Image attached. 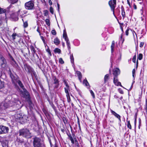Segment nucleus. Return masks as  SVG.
<instances>
[{
  "label": "nucleus",
  "mask_w": 147,
  "mask_h": 147,
  "mask_svg": "<svg viewBox=\"0 0 147 147\" xmlns=\"http://www.w3.org/2000/svg\"><path fill=\"white\" fill-rule=\"evenodd\" d=\"M7 98H6L5 101V103L3 104V107L2 108L3 109H5L9 107H11L13 106H14L16 105L17 107H18V108H21V106L20 105L21 104V102L19 100L17 99H15L13 101V100L12 101L9 100L8 103H6L7 102Z\"/></svg>",
  "instance_id": "f257e3e1"
},
{
  "label": "nucleus",
  "mask_w": 147,
  "mask_h": 147,
  "mask_svg": "<svg viewBox=\"0 0 147 147\" xmlns=\"http://www.w3.org/2000/svg\"><path fill=\"white\" fill-rule=\"evenodd\" d=\"M15 117L16 121L22 124L29 121L28 117L26 115L22 116L20 114H17L15 115Z\"/></svg>",
  "instance_id": "f03ea898"
},
{
  "label": "nucleus",
  "mask_w": 147,
  "mask_h": 147,
  "mask_svg": "<svg viewBox=\"0 0 147 147\" xmlns=\"http://www.w3.org/2000/svg\"><path fill=\"white\" fill-rule=\"evenodd\" d=\"M19 135L27 138H31V134L28 129L26 128L21 129L19 131Z\"/></svg>",
  "instance_id": "7ed1b4c3"
},
{
  "label": "nucleus",
  "mask_w": 147,
  "mask_h": 147,
  "mask_svg": "<svg viewBox=\"0 0 147 147\" xmlns=\"http://www.w3.org/2000/svg\"><path fill=\"white\" fill-rule=\"evenodd\" d=\"M10 76L12 79V82L15 85L17 83L20 87L23 90L25 89L24 86L21 82L19 80L17 79V78L15 77L12 74L11 71H10Z\"/></svg>",
  "instance_id": "20e7f679"
},
{
  "label": "nucleus",
  "mask_w": 147,
  "mask_h": 147,
  "mask_svg": "<svg viewBox=\"0 0 147 147\" xmlns=\"http://www.w3.org/2000/svg\"><path fill=\"white\" fill-rule=\"evenodd\" d=\"M40 141V138L37 137L34 138L33 140L34 147H44V145L41 143Z\"/></svg>",
  "instance_id": "39448f33"
},
{
  "label": "nucleus",
  "mask_w": 147,
  "mask_h": 147,
  "mask_svg": "<svg viewBox=\"0 0 147 147\" xmlns=\"http://www.w3.org/2000/svg\"><path fill=\"white\" fill-rule=\"evenodd\" d=\"M15 8L12 11H11L13 14H15L16 16H20L21 18H22V16L25 14L27 13V11L26 10H23L22 9H20L16 13H15Z\"/></svg>",
  "instance_id": "423d86ee"
},
{
  "label": "nucleus",
  "mask_w": 147,
  "mask_h": 147,
  "mask_svg": "<svg viewBox=\"0 0 147 147\" xmlns=\"http://www.w3.org/2000/svg\"><path fill=\"white\" fill-rule=\"evenodd\" d=\"M34 2L33 1H30L25 4V7L27 9L32 10L34 9Z\"/></svg>",
  "instance_id": "0eeeda50"
},
{
  "label": "nucleus",
  "mask_w": 147,
  "mask_h": 147,
  "mask_svg": "<svg viewBox=\"0 0 147 147\" xmlns=\"http://www.w3.org/2000/svg\"><path fill=\"white\" fill-rule=\"evenodd\" d=\"M63 38H64L65 41L66 42L67 45V48L68 50L69 51V53L70 52V44L69 41V39L68 38L66 32L65 31V30H63Z\"/></svg>",
  "instance_id": "6e6552de"
},
{
  "label": "nucleus",
  "mask_w": 147,
  "mask_h": 147,
  "mask_svg": "<svg viewBox=\"0 0 147 147\" xmlns=\"http://www.w3.org/2000/svg\"><path fill=\"white\" fill-rule=\"evenodd\" d=\"M111 10L113 11V14L114 15V10L116 5V0H111L109 2Z\"/></svg>",
  "instance_id": "1a4fd4ad"
},
{
  "label": "nucleus",
  "mask_w": 147,
  "mask_h": 147,
  "mask_svg": "<svg viewBox=\"0 0 147 147\" xmlns=\"http://www.w3.org/2000/svg\"><path fill=\"white\" fill-rule=\"evenodd\" d=\"M8 127L3 125H0V134H7L8 132Z\"/></svg>",
  "instance_id": "9d476101"
},
{
  "label": "nucleus",
  "mask_w": 147,
  "mask_h": 147,
  "mask_svg": "<svg viewBox=\"0 0 147 147\" xmlns=\"http://www.w3.org/2000/svg\"><path fill=\"white\" fill-rule=\"evenodd\" d=\"M14 9V7L11 5H10L9 7H7V9H6L1 8L0 7V14L6 12H11V11H12Z\"/></svg>",
  "instance_id": "9b49d317"
},
{
  "label": "nucleus",
  "mask_w": 147,
  "mask_h": 147,
  "mask_svg": "<svg viewBox=\"0 0 147 147\" xmlns=\"http://www.w3.org/2000/svg\"><path fill=\"white\" fill-rule=\"evenodd\" d=\"M53 84L55 85L54 86V89L57 88L59 86V81L55 76L53 77Z\"/></svg>",
  "instance_id": "f8f14e48"
},
{
  "label": "nucleus",
  "mask_w": 147,
  "mask_h": 147,
  "mask_svg": "<svg viewBox=\"0 0 147 147\" xmlns=\"http://www.w3.org/2000/svg\"><path fill=\"white\" fill-rule=\"evenodd\" d=\"M1 66L3 70H7L9 69V74H10V71H11L9 69L8 66L7 64V63L4 64H1Z\"/></svg>",
  "instance_id": "ddd939ff"
},
{
  "label": "nucleus",
  "mask_w": 147,
  "mask_h": 147,
  "mask_svg": "<svg viewBox=\"0 0 147 147\" xmlns=\"http://www.w3.org/2000/svg\"><path fill=\"white\" fill-rule=\"evenodd\" d=\"M120 73V71L119 69L116 68L113 69V74L115 77H117Z\"/></svg>",
  "instance_id": "4468645a"
},
{
  "label": "nucleus",
  "mask_w": 147,
  "mask_h": 147,
  "mask_svg": "<svg viewBox=\"0 0 147 147\" xmlns=\"http://www.w3.org/2000/svg\"><path fill=\"white\" fill-rule=\"evenodd\" d=\"M113 82L115 85L117 86H120L122 87L121 83L118 81L117 77H114V78Z\"/></svg>",
  "instance_id": "2eb2a0df"
},
{
  "label": "nucleus",
  "mask_w": 147,
  "mask_h": 147,
  "mask_svg": "<svg viewBox=\"0 0 147 147\" xmlns=\"http://www.w3.org/2000/svg\"><path fill=\"white\" fill-rule=\"evenodd\" d=\"M111 112L112 114H113L115 117L118 119L120 121H121V117L119 115L112 110H111Z\"/></svg>",
  "instance_id": "dca6fc26"
},
{
  "label": "nucleus",
  "mask_w": 147,
  "mask_h": 147,
  "mask_svg": "<svg viewBox=\"0 0 147 147\" xmlns=\"http://www.w3.org/2000/svg\"><path fill=\"white\" fill-rule=\"evenodd\" d=\"M11 60L10 62L11 64L13 67H16L18 65V64L14 60V59L12 57H11Z\"/></svg>",
  "instance_id": "f3484780"
},
{
  "label": "nucleus",
  "mask_w": 147,
  "mask_h": 147,
  "mask_svg": "<svg viewBox=\"0 0 147 147\" xmlns=\"http://www.w3.org/2000/svg\"><path fill=\"white\" fill-rule=\"evenodd\" d=\"M2 76V73L0 71V78ZM4 87V82L0 80V89Z\"/></svg>",
  "instance_id": "a211bd4d"
},
{
  "label": "nucleus",
  "mask_w": 147,
  "mask_h": 147,
  "mask_svg": "<svg viewBox=\"0 0 147 147\" xmlns=\"http://www.w3.org/2000/svg\"><path fill=\"white\" fill-rule=\"evenodd\" d=\"M65 92L66 93V95H69V91H70L69 86H68L64 88Z\"/></svg>",
  "instance_id": "6ab92c4d"
},
{
  "label": "nucleus",
  "mask_w": 147,
  "mask_h": 147,
  "mask_svg": "<svg viewBox=\"0 0 147 147\" xmlns=\"http://www.w3.org/2000/svg\"><path fill=\"white\" fill-rule=\"evenodd\" d=\"M30 48L32 51V54L34 55V54L36 53V51L35 50L34 47L32 45L30 46Z\"/></svg>",
  "instance_id": "aec40b11"
},
{
  "label": "nucleus",
  "mask_w": 147,
  "mask_h": 147,
  "mask_svg": "<svg viewBox=\"0 0 147 147\" xmlns=\"http://www.w3.org/2000/svg\"><path fill=\"white\" fill-rule=\"evenodd\" d=\"M54 42L55 45H58L60 43V41L58 38H56L54 40Z\"/></svg>",
  "instance_id": "412c9836"
},
{
  "label": "nucleus",
  "mask_w": 147,
  "mask_h": 147,
  "mask_svg": "<svg viewBox=\"0 0 147 147\" xmlns=\"http://www.w3.org/2000/svg\"><path fill=\"white\" fill-rule=\"evenodd\" d=\"M122 10V13L121 14L123 19H124L125 16V12L124 11V8L123 6H122L121 7Z\"/></svg>",
  "instance_id": "4be33fe9"
},
{
  "label": "nucleus",
  "mask_w": 147,
  "mask_h": 147,
  "mask_svg": "<svg viewBox=\"0 0 147 147\" xmlns=\"http://www.w3.org/2000/svg\"><path fill=\"white\" fill-rule=\"evenodd\" d=\"M76 73L78 77L79 80L81 81L82 78V75L81 73L79 71H77Z\"/></svg>",
  "instance_id": "5701e85b"
},
{
  "label": "nucleus",
  "mask_w": 147,
  "mask_h": 147,
  "mask_svg": "<svg viewBox=\"0 0 147 147\" xmlns=\"http://www.w3.org/2000/svg\"><path fill=\"white\" fill-rule=\"evenodd\" d=\"M67 135L69 139L71 141L72 143L74 144V142L73 137L70 134H68Z\"/></svg>",
  "instance_id": "b1692460"
},
{
  "label": "nucleus",
  "mask_w": 147,
  "mask_h": 147,
  "mask_svg": "<svg viewBox=\"0 0 147 147\" xmlns=\"http://www.w3.org/2000/svg\"><path fill=\"white\" fill-rule=\"evenodd\" d=\"M109 75L108 74H107L105 75L104 77V82L105 83H106L107 82L109 79Z\"/></svg>",
  "instance_id": "393cba45"
},
{
  "label": "nucleus",
  "mask_w": 147,
  "mask_h": 147,
  "mask_svg": "<svg viewBox=\"0 0 147 147\" xmlns=\"http://www.w3.org/2000/svg\"><path fill=\"white\" fill-rule=\"evenodd\" d=\"M115 46V41H113L112 42V45L111 46V51L113 53L114 51V49Z\"/></svg>",
  "instance_id": "a878e982"
},
{
  "label": "nucleus",
  "mask_w": 147,
  "mask_h": 147,
  "mask_svg": "<svg viewBox=\"0 0 147 147\" xmlns=\"http://www.w3.org/2000/svg\"><path fill=\"white\" fill-rule=\"evenodd\" d=\"M0 63L1 64H4L7 63V61L4 58H3L1 59L0 60Z\"/></svg>",
  "instance_id": "bb28decb"
},
{
  "label": "nucleus",
  "mask_w": 147,
  "mask_h": 147,
  "mask_svg": "<svg viewBox=\"0 0 147 147\" xmlns=\"http://www.w3.org/2000/svg\"><path fill=\"white\" fill-rule=\"evenodd\" d=\"M143 58V55L141 53H140L138 56L137 58L139 60H140L142 59Z\"/></svg>",
  "instance_id": "cd10ccee"
},
{
  "label": "nucleus",
  "mask_w": 147,
  "mask_h": 147,
  "mask_svg": "<svg viewBox=\"0 0 147 147\" xmlns=\"http://www.w3.org/2000/svg\"><path fill=\"white\" fill-rule=\"evenodd\" d=\"M70 59H71V62L72 63L74 64V57H73V54H72L70 55Z\"/></svg>",
  "instance_id": "c85d7f7f"
},
{
  "label": "nucleus",
  "mask_w": 147,
  "mask_h": 147,
  "mask_svg": "<svg viewBox=\"0 0 147 147\" xmlns=\"http://www.w3.org/2000/svg\"><path fill=\"white\" fill-rule=\"evenodd\" d=\"M9 2L12 4H14L17 2L18 0H8Z\"/></svg>",
  "instance_id": "c756f323"
},
{
  "label": "nucleus",
  "mask_w": 147,
  "mask_h": 147,
  "mask_svg": "<svg viewBox=\"0 0 147 147\" xmlns=\"http://www.w3.org/2000/svg\"><path fill=\"white\" fill-rule=\"evenodd\" d=\"M45 22L46 24L49 26H50V21L48 19H47L45 20Z\"/></svg>",
  "instance_id": "7c9ffc66"
},
{
  "label": "nucleus",
  "mask_w": 147,
  "mask_h": 147,
  "mask_svg": "<svg viewBox=\"0 0 147 147\" xmlns=\"http://www.w3.org/2000/svg\"><path fill=\"white\" fill-rule=\"evenodd\" d=\"M59 62L61 64H63L64 63V61L61 58H60L59 59Z\"/></svg>",
  "instance_id": "2f4dec72"
},
{
  "label": "nucleus",
  "mask_w": 147,
  "mask_h": 147,
  "mask_svg": "<svg viewBox=\"0 0 147 147\" xmlns=\"http://www.w3.org/2000/svg\"><path fill=\"white\" fill-rule=\"evenodd\" d=\"M54 52L56 53H60L61 51L60 49L58 48H56L54 50Z\"/></svg>",
  "instance_id": "473e14b6"
},
{
  "label": "nucleus",
  "mask_w": 147,
  "mask_h": 147,
  "mask_svg": "<svg viewBox=\"0 0 147 147\" xmlns=\"http://www.w3.org/2000/svg\"><path fill=\"white\" fill-rule=\"evenodd\" d=\"M127 127L130 129H131V126L130 123L129 121H127Z\"/></svg>",
  "instance_id": "72a5a7b5"
},
{
  "label": "nucleus",
  "mask_w": 147,
  "mask_h": 147,
  "mask_svg": "<svg viewBox=\"0 0 147 147\" xmlns=\"http://www.w3.org/2000/svg\"><path fill=\"white\" fill-rule=\"evenodd\" d=\"M22 20L23 21V20L22 19ZM24 22V28H26L28 26V24L27 21H25V22Z\"/></svg>",
  "instance_id": "f704fd0d"
},
{
  "label": "nucleus",
  "mask_w": 147,
  "mask_h": 147,
  "mask_svg": "<svg viewBox=\"0 0 147 147\" xmlns=\"http://www.w3.org/2000/svg\"><path fill=\"white\" fill-rule=\"evenodd\" d=\"M17 35V34L16 33H14L12 35L11 37L13 40H14L16 39V36Z\"/></svg>",
  "instance_id": "c9c22d12"
},
{
  "label": "nucleus",
  "mask_w": 147,
  "mask_h": 147,
  "mask_svg": "<svg viewBox=\"0 0 147 147\" xmlns=\"http://www.w3.org/2000/svg\"><path fill=\"white\" fill-rule=\"evenodd\" d=\"M83 83L85 84L86 86H88L89 85V83L86 80H84Z\"/></svg>",
  "instance_id": "e433bc0d"
},
{
  "label": "nucleus",
  "mask_w": 147,
  "mask_h": 147,
  "mask_svg": "<svg viewBox=\"0 0 147 147\" xmlns=\"http://www.w3.org/2000/svg\"><path fill=\"white\" fill-rule=\"evenodd\" d=\"M66 96L67 97V101L68 102H69L71 101V99L70 97L69 94L66 95Z\"/></svg>",
  "instance_id": "4c0bfd02"
},
{
  "label": "nucleus",
  "mask_w": 147,
  "mask_h": 147,
  "mask_svg": "<svg viewBox=\"0 0 147 147\" xmlns=\"http://www.w3.org/2000/svg\"><path fill=\"white\" fill-rule=\"evenodd\" d=\"M2 145L3 147H8L7 143L3 142L2 143Z\"/></svg>",
  "instance_id": "58836bf2"
},
{
  "label": "nucleus",
  "mask_w": 147,
  "mask_h": 147,
  "mask_svg": "<svg viewBox=\"0 0 147 147\" xmlns=\"http://www.w3.org/2000/svg\"><path fill=\"white\" fill-rule=\"evenodd\" d=\"M43 12L44 13V15L45 16H47L48 15V11L47 10H44V11Z\"/></svg>",
  "instance_id": "ea45409f"
},
{
  "label": "nucleus",
  "mask_w": 147,
  "mask_h": 147,
  "mask_svg": "<svg viewBox=\"0 0 147 147\" xmlns=\"http://www.w3.org/2000/svg\"><path fill=\"white\" fill-rule=\"evenodd\" d=\"M50 11L52 14H53V9L52 7H51L49 8Z\"/></svg>",
  "instance_id": "a19ab883"
},
{
  "label": "nucleus",
  "mask_w": 147,
  "mask_h": 147,
  "mask_svg": "<svg viewBox=\"0 0 147 147\" xmlns=\"http://www.w3.org/2000/svg\"><path fill=\"white\" fill-rule=\"evenodd\" d=\"M90 93L91 94V95H92L93 98H94L95 97V95H94V93L93 92V91L92 90H90Z\"/></svg>",
  "instance_id": "79ce46f5"
},
{
  "label": "nucleus",
  "mask_w": 147,
  "mask_h": 147,
  "mask_svg": "<svg viewBox=\"0 0 147 147\" xmlns=\"http://www.w3.org/2000/svg\"><path fill=\"white\" fill-rule=\"evenodd\" d=\"M51 33L53 35H55L56 34V31L55 30H52Z\"/></svg>",
  "instance_id": "37998d69"
},
{
  "label": "nucleus",
  "mask_w": 147,
  "mask_h": 147,
  "mask_svg": "<svg viewBox=\"0 0 147 147\" xmlns=\"http://www.w3.org/2000/svg\"><path fill=\"white\" fill-rule=\"evenodd\" d=\"M135 71H136V70H135V69H133L132 71V76H133V78H135L134 75H135Z\"/></svg>",
  "instance_id": "c03bdc74"
},
{
  "label": "nucleus",
  "mask_w": 147,
  "mask_h": 147,
  "mask_svg": "<svg viewBox=\"0 0 147 147\" xmlns=\"http://www.w3.org/2000/svg\"><path fill=\"white\" fill-rule=\"evenodd\" d=\"M41 39L42 40L44 43V44L45 45V46H47V45L45 44V40L43 37L42 36H41Z\"/></svg>",
  "instance_id": "a18cd8bd"
},
{
  "label": "nucleus",
  "mask_w": 147,
  "mask_h": 147,
  "mask_svg": "<svg viewBox=\"0 0 147 147\" xmlns=\"http://www.w3.org/2000/svg\"><path fill=\"white\" fill-rule=\"evenodd\" d=\"M63 121L65 124H66L67 123V120L64 117L63 118Z\"/></svg>",
  "instance_id": "49530a36"
},
{
  "label": "nucleus",
  "mask_w": 147,
  "mask_h": 147,
  "mask_svg": "<svg viewBox=\"0 0 147 147\" xmlns=\"http://www.w3.org/2000/svg\"><path fill=\"white\" fill-rule=\"evenodd\" d=\"M136 59V55H134V57L132 59V61L133 62L135 63Z\"/></svg>",
  "instance_id": "de8ad7c7"
},
{
  "label": "nucleus",
  "mask_w": 147,
  "mask_h": 147,
  "mask_svg": "<svg viewBox=\"0 0 147 147\" xmlns=\"http://www.w3.org/2000/svg\"><path fill=\"white\" fill-rule=\"evenodd\" d=\"M63 82L64 83V84H65L66 87L69 86L68 85L67 82L66 80H64L63 81Z\"/></svg>",
  "instance_id": "09e8293b"
},
{
  "label": "nucleus",
  "mask_w": 147,
  "mask_h": 147,
  "mask_svg": "<svg viewBox=\"0 0 147 147\" xmlns=\"http://www.w3.org/2000/svg\"><path fill=\"white\" fill-rule=\"evenodd\" d=\"M47 51L48 53L50 55H51V52L50 50L49 49V48L46 50Z\"/></svg>",
  "instance_id": "8fccbe9b"
},
{
  "label": "nucleus",
  "mask_w": 147,
  "mask_h": 147,
  "mask_svg": "<svg viewBox=\"0 0 147 147\" xmlns=\"http://www.w3.org/2000/svg\"><path fill=\"white\" fill-rule=\"evenodd\" d=\"M144 44V42H141L140 45V47L141 48L143 46Z\"/></svg>",
  "instance_id": "3c124183"
},
{
  "label": "nucleus",
  "mask_w": 147,
  "mask_h": 147,
  "mask_svg": "<svg viewBox=\"0 0 147 147\" xmlns=\"http://www.w3.org/2000/svg\"><path fill=\"white\" fill-rule=\"evenodd\" d=\"M129 30V29H127L125 31V34H126V35L127 36H128V34H129V33H128Z\"/></svg>",
  "instance_id": "603ef678"
},
{
  "label": "nucleus",
  "mask_w": 147,
  "mask_h": 147,
  "mask_svg": "<svg viewBox=\"0 0 147 147\" xmlns=\"http://www.w3.org/2000/svg\"><path fill=\"white\" fill-rule=\"evenodd\" d=\"M49 3L50 5H51L52 4V3L51 0H48Z\"/></svg>",
  "instance_id": "864d4df0"
},
{
  "label": "nucleus",
  "mask_w": 147,
  "mask_h": 147,
  "mask_svg": "<svg viewBox=\"0 0 147 147\" xmlns=\"http://www.w3.org/2000/svg\"><path fill=\"white\" fill-rule=\"evenodd\" d=\"M78 126L79 127V128L80 129V121H79V119H78Z\"/></svg>",
  "instance_id": "5fc2aeb1"
},
{
  "label": "nucleus",
  "mask_w": 147,
  "mask_h": 147,
  "mask_svg": "<svg viewBox=\"0 0 147 147\" xmlns=\"http://www.w3.org/2000/svg\"><path fill=\"white\" fill-rule=\"evenodd\" d=\"M57 7H58V10L59 12V11L60 5L58 3H57Z\"/></svg>",
  "instance_id": "6e6d98bb"
},
{
  "label": "nucleus",
  "mask_w": 147,
  "mask_h": 147,
  "mask_svg": "<svg viewBox=\"0 0 147 147\" xmlns=\"http://www.w3.org/2000/svg\"><path fill=\"white\" fill-rule=\"evenodd\" d=\"M50 104V105H51V106L52 107L53 109H54V108L55 107V106L54 105H53V104L52 103H51Z\"/></svg>",
  "instance_id": "4d7b16f0"
},
{
  "label": "nucleus",
  "mask_w": 147,
  "mask_h": 147,
  "mask_svg": "<svg viewBox=\"0 0 147 147\" xmlns=\"http://www.w3.org/2000/svg\"><path fill=\"white\" fill-rule=\"evenodd\" d=\"M3 58L4 57H3L1 53H0V60L1 59Z\"/></svg>",
  "instance_id": "13d9d810"
},
{
  "label": "nucleus",
  "mask_w": 147,
  "mask_h": 147,
  "mask_svg": "<svg viewBox=\"0 0 147 147\" xmlns=\"http://www.w3.org/2000/svg\"><path fill=\"white\" fill-rule=\"evenodd\" d=\"M2 19L0 18V26L2 25Z\"/></svg>",
  "instance_id": "bf43d9fd"
},
{
  "label": "nucleus",
  "mask_w": 147,
  "mask_h": 147,
  "mask_svg": "<svg viewBox=\"0 0 147 147\" xmlns=\"http://www.w3.org/2000/svg\"><path fill=\"white\" fill-rule=\"evenodd\" d=\"M119 92L121 94H123V91L121 90H119Z\"/></svg>",
  "instance_id": "052dcab7"
},
{
  "label": "nucleus",
  "mask_w": 147,
  "mask_h": 147,
  "mask_svg": "<svg viewBox=\"0 0 147 147\" xmlns=\"http://www.w3.org/2000/svg\"><path fill=\"white\" fill-rule=\"evenodd\" d=\"M146 109H147V99L146 100Z\"/></svg>",
  "instance_id": "680f3d73"
},
{
  "label": "nucleus",
  "mask_w": 147,
  "mask_h": 147,
  "mask_svg": "<svg viewBox=\"0 0 147 147\" xmlns=\"http://www.w3.org/2000/svg\"><path fill=\"white\" fill-rule=\"evenodd\" d=\"M103 49H101V50H104L106 49V47L104 45H103Z\"/></svg>",
  "instance_id": "e2e57ef3"
},
{
  "label": "nucleus",
  "mask_w": 147,
  "mask_h": 147,
  "mask_svg": "<svg viewBox=\"0 0 147 147\" xmlns=\"http://www.w3.org/2000/svg\"><path fill=\"white\" fill-rule=\"evenodd\" d=\"M72 135L74 137V138L75 139V141H77V140L76 138H75V137H75V134H73Z\"/></svg>",
  "instance_id": "0e129e2a"
},
{
  "label": "nucleus",
  "mask_w": 147,
  "mask_h": 147,
  "mask_svg": "<svg viewBox=\"0 0 147 147\" xmlns=\"http://www.w3.org/2000/svg\"><path fill=\"white\" fill-rule=\"evenodd\" d=\"M127 3H128V4L130 6V2H129V0H127Z\"/></svg>",
  "instance_id": "69168bd1"
},
{
  "label": "nucleus",
  "mask_w": 147,
  "mask_h": 147,
  "mask_svg": "<svg viewBox=\"0 0 147 147\" xmlns=\"http://www.w3.org/2000/svg\"><path fill=\"white\" fill-rule=\"evenodd\" d=\"M27 69H28V71H29V69L30 68V67L29 66H26Z\"/></svg>",
  "instance_id": "338daca9"
},
{
  "label": "nucleus",
  "mask_w": 147,
  "mask_h": 147,
  "mask_svg": "<svg viewBox=\"0 0 147 147\" xmlns=\"http://www.w3.org/2000/svg\"><path fill=\"white\" fill-rule=\"evenodd\" d=\"M134 7L135 9H137L136 6L135 5H134Z\"/></svg>",
  "instance_id": "774afa93"
}]
</instances>
